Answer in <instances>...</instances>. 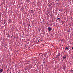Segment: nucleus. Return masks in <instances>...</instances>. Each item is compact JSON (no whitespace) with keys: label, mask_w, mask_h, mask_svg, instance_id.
<instances>
[{"label":"nucleus","mask_w":73,"mask_h":73,"mask_svg":"<svg viewBox=\"0 0 73 73\" xmlns=\"http://www.w3.org/2000/svg\"><path fill=\"white\" fill-rule=\"evenodd\" d=\"M69 47L68 46V47H66V48H65V50H69Z\"/></svg>","instance_id":"f257e3e1"},{"label":"nucleus","mask_w":73,"mask_h":73,"mask_svg":"<svg viewBox=\"0 0 73 73\" xmlns=\"http://www.w3.org/2000/svg\"><path fill=\"white\" fill-rule=\"evenodd\" d=\"M48 30L49 31H52V29H51V28L50 27H48Z\"/></svg>","instance_id":"f03ea898"},{"label":"nucleus","mask_w":73,"mask_h":73,"mask_svg":"<svg viewBox=\"0 0 73 73\" xmlns=\"http://www.w3.org/2000/svg\"><path fill=\"white\" fill-rule=\"evenodd\" d=\"M3 69L0 70V73L3 72Z\"/></svg>","instance_id":"7ed1b4c3"},{"label":"nucleus","mask_w":73,"mask_h":73,"mask_svg":"<svg viewBox=\"0 0 73 73\" xmlns=\"http://www.w3.org/2000/svg\"><path fill=\"white\" fill-rule=\"evenodd\" d=\"M56 58H57V57H58V56H59V54L57 55H56Z\"/></svg>","instance_id":"20e7f679"},{"label":"nucleus","mask_w":73,"mask_h":73,"mask_svg":"<svg viewBox=\"0 0 73 73\" xmlns=\"http://www.w3.org/2000/svg\"><path fill=\"white\" fill-rule=\"evenodd\" d=\"M63 58L64 59H65L66 58V56L63 57Z\"/></svg>","instance_id":"39448f33"},{"label":"nucleus","mask_w":73,"mask_h":73,"mask_svg":"<svg viewBox=\"0 0 73 73\" xmlns=\"http://www.w3.org/2000/svg\"><path fill=\"white\" fill-rule=\"evenodd\" d=\"M60 18H59L57 19V20H60Z\"/></svg>","instance_id":"423d86ee"},{"label":"nucleus","mask_w":73,"mask_h":73,"mask_svg":"<svg viewBox=\"0 0 73 73\" xmlns=\"http://www.w3.org/2000/svg\"><path fill=\"white\" fill-rule=\"evenodd\" d=\"M31 11H33V10H31Z\"/></svg>","instance_id":"0eeeda50"},{"label":"nucleus","mask_w":73,"mask_h":73,"mask_svg":"<svg viewBox=\"0 0 73 73\" xmlns=\"http://www.w3.org/2000/svg\"><path fill=\"white\" fill-rule=\"evenodd\" d=\"M33 12H32V13H33Z\"/></svg>","instance_id":"6e6552de"}]
</instances>
